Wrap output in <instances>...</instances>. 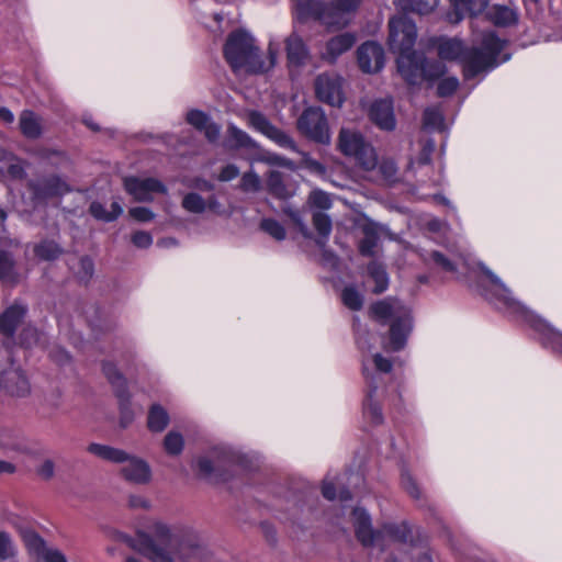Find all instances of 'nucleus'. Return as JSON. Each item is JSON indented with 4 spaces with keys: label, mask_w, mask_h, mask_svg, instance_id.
<instances>
[{
    "label": "nucleus",
    "mask_w": 562,
    "mask_h": 562,
    "mask_svg": "<svg viewBox=\"0 0 562 562\" xmlns=\"http://www.w3.org/2000/svg\"><path fill=\"white\" fill-rule=\"evenodd\" d=\"M479 46L468 47L457 37H439L436 48L440 59L458 61L463 69L465 80L473 79L482 72H488L510 59L505 52L506 40L499 38L494 31L483 32L475 36Z\"/></svg>",
    "instance_id": "1"
},
{
    "label": "nucleus",
    "mask_w": 562,
    "mask_h": 562,
    "mask_svg": "<svg viewBox=\"0 0 562 562\" xmlns=\"http://www.w3.org/2000/svg\"><path fill=\"white\" fill-rule=\"evenodd\" d=\"M356 341L362 352V372L368 384V392L363 402L362 415L366 422L376 426L383 422L380 400L384 395L392 397V401L400 397L397 387L389 385L382 387L385 379L390 378L392 362L382 357L379 352H372L371 340L376 336L361 328L358 317L353 319Z\"/></svg>",
    "instance_id": "2"
},
{
    "label": "nucleus",
    "mask_w": 562,
    "mask_h": 562,
    "mask_svg": "<svg viewBox=\"0 0 562 562\" xmlns=\"http://www.w3.org/2000/svg\"><path fill=\"white\" fill-rule=\"evenodd\" d=\"M479 267L487 280V284L480 285L481 294L504 314L528 325L544 348L562 355V334L516 300L506 284L484 263L480 262Z\"/></svg>",
    "instance_id": "3"
},
{
    "label": "nucleus",
    "mask_w": 562,
    "mask_h": 562,
    "mask_svg": "<svg viewBox=\"0 0 562 562\" xmlns=\"http://www.w3.org/2000/svg\"><path fill=\"white\" fill-rule=\"evenodd\" d=\"M390 49L397 54V69L409 83L416 85L422 79L432 80L442 76L446 67L437 60H428L413 48L417 37L415 22L406 15L393 16L389 22Z\"/></svg>",
    "instance_id": "4"
},
{
    "label": "nucleus",
    "mask_w": 562,
    "mask_h": 562,
    "mask_svg": "<svg viewBox=\"0 0 562 562\" xmlns=\"http://www.w3.org/2000/svg\"><path fill=\"white\" fill-rule=\"evenodd\" d=\"M279 50V43L270 41L268 57L263 58L255 44L254 36L245 30H237L228 35L224 46V56L235 72L245 70L259 75L268 72L276 66Z\"/></svg>",
    "instance_id": "5"
},
{
    "label": "nucleus",
    "mask_w": 562,
    "mask_h": 562,
    "mask_svg": "<svg viewBox=\"0 0 562 562\" xmlns=\"http://www.w3.org/2000/svg\"><path fill=\"white\" fill-rule=\"evenodd\" d=\"M351 516L356 537L364 547H372L384 551L394 546H413L412 529L406 521L387 522L379 530H374L371 516L364 508L355 507Z\"/></svg>",
    "instance_id": "6"
},
{
    "label": "nucleus",
    "mask_w": 562,
    "mask_h": 562,
    "mask_svg": "<svg viewBox=\"0 0 562 562\" xmlns=\"http://www.w3.org/2000/svg\"><path fill=\"white\" fill-rule=\"evenodd\" d=\"M370 313L378 323L390 327L385 349L402 350L414 327L411 307L395 297H386L373 303Z\"/></svg>",
    "instance_id": "7"
},
{
    "label": "nucleus",
    "mask_w": 562,
    "mask_h": 562,
    "mask_svg": "<svg viewBox=\"0 0 562 562\" xmlns=\"http://www.w3.org/2000/svg\"><path fill=\"white\" fill-rule=\"evenodd\" d=\"M156 539L146 548V555L153 562H199L204 553V548L193 539H180L171 533L168 526L157 524L155 526Z\"/></svg>",
    "instance_id": "8"
},
{
    "label": "nucleus",
    "mask_w": 562,
    "mask_h": 562,
    "mask_svg": "<svg viewBox=\"0 0 562 562\" xmlns=\"http://www.w3.org/2000/svg\"><path fill=\"white\" fill-rule=\"evenodd\" d=\"M362 0H293L294 10L301 20L315 19L328 29L348 26Z\"/></svg>",
    "instance_id": "9"
},
{
    "label": "nucleus",
    "mask_w": 562,
    "mask_h": 562,
    "mask_svg": "<svg viewBox=\"0 0 562 562\" xmlns=\"http://www.w3.org/2000/svg\"><path fill=\"white\" fill-rule=\"evenodd\" d=\"M196 468L201 476L214 482L227 481L233 474L247 470L246 458L226 446L213 447L201 456Z\"/></svg>",
    "instance_id": "10"
},
{
    "label": "nucleus",
    "mask_w": 562,
    "mask_h": 562,
    "mask_svg": "<svg viewBox=\"0 0 562 562\" xmlns=\"http://www.w3.org/2000/svg\"><path fill=\"white\" fill-rule=\"evenodd\" d=\"M338 148L347 157H351L364 170H373L378 166L374 148L366 142L361 133L341 128L338 136Z\"/></svg>",
    "instance_id": "11"
},
{
    "label": "nucleus",
    "mask_w": 562,
    "mask_h": 562,
    "mask_svg": "<svg viewBox=\"0 0 562 562\" xmlns=\"http://www.w3.org/2000/svg\"><path fill=\"white\" fill-rule=\"evenodd\" d=\"M297 128L310 139L321 143H330V132L324 111L319 108H308L297 120Z\"/></svg>",
    "instance_id": "12"
},
{
    "label": "nucleus",
    "mask_w": 562,
    "mask_h": 562,
    "mask_svg": "<svg viewBox=\"0 0 562 562\" xmlns=\"http://www.w3.org/2000/svg\"><path fill=\"white\" fill-rule=\"evenodd\" d=\"M124 188L139 202L151 201L155 194L167 193L166 186L156 178L127 177L124 179Z\"/></svg>",
    "instance_id": "13"
},
{
    "label": "nucleus",
    "mask_w": 562,
    "mask_h": 562,
    "mask_svg": "<svg viewBox=\"0 0 562 562\" xmlns=\"http://www.w3.org/2000/svg\"><path fill=\"white\" fill-rule=\"evenodd\" d=\"M103 372L110 383L115 387V392L120 401V424L122 427H127L133 420V413L128 406L125 379L111 362H105L103 364Z\"/></svg>",
    "instance_id": "14"
},
{
    "label": "nucleus",
    "mask_w": 562,
    "mask_h": 562,
    "mask_svg": "<svg viewBox=\"0 0 562 562\" xmlns=\"http://www.w3.org/2000/svg\"><path fill=\"white\" fill-rule=\"evenodd\" d=\"M317 98L331 106H340L344 102L342 79L334 74H322L315 80Z\"/></svg>",
    "instance_id": "15"
},
{
    "label": "nucleus",
    "mask_w": 562,
    "mask_h": 562,
    "mask_svg": "<svg viewBox=\"0 0 562 562\" xmlns=\"http://www.w3.org/2000/svg\"><path fill=\"white\" fill-rule=\"evenodd\" d=\"M0 389L11 396L23 397L31 386L22 370L11 362L9 369H0Z\"/></svg>",
    "instance_id": "16"
},
{
    "label": "nucleus",
    "mask_w": 562,
    "mask_h": 562,
    "mask_svg": "<svg viewBox=\"0 0 562 562\" xmlns=\"http://www.w3.org/2000/svg\"><path fill=\"white\" fill-rule=\"evenodd\" d=\"M35 204L46 201L53 196H61L70 191V187L59 177L52 176L31 182Z\"/></svg>",
    "instance_id": "17"
},
{
    "label": "nucleus",
    "mask_w": 562,
    "mask_h": 562,
    "mask_svg": "<svg viewBox=\"0 0 562 562\" xmlns=\"http://www.w3.org/2000/svg\"><path fill=\"white\" fill-rule=\"evenodd\" d=\"M358 64L362 71L374 74L384 66V50L376 42H366L357 50Z\"/></svg>",
    "instance_id": "18"
},
{
    "label": "nucleus",
    "mask_w": 562,
    "mask_h": 562,
    "mask_svg": "<svg viewBox=\"0 0 562 562\" xmlns=\"http://www.w3.org/2000/svg\"><path fill=\"white\" fill-rule=\"evenodd\" d=\"M370 120L384 131H393L396 126L393 101L391 99L375 100L369 109Z\"/></svg>",
    "instance_id": "19"
},
{
    "label": "nucleus",
    "mask_w": 562,
    "mask_h": 562,
    "mask_svg": "<svg viewBox=\"0 0 562 562\" xmlns=\"http://www.w3.org/2000/svg\"><path fill=\"white\" fill-rule=\"evenodd\" d=\"M488 0H457L453 2L452 12L448 14L451 23L461 22L464 16L475 18L486 12Z\"/></svg>",
    "instance_id": "20"
},
{
    "label": "nucleus",
    "mask_w": 562,
    "mask_h": 562,
    "mask_svg": "<svg viewBox=\"0 0 562 562\" xmlns=\"http://www.w3.org/2000/svg\"><path fill=\"white\" fill-rule=\"evenodd\" d=\"M121 472L127 481L136 484H146L151 477L149 464L145 460L132 454L128 456Z\"/></svg>",
    "instance_id": "21"
},
{
    "label": "nucleus",
    "mask_w": 562,
    "mask_h": 562,
    "mask_svg": "<svg viewBox=\"0 0 562 562\" xmlns=\"http://www.w3.org/2000/svg\"><path fill=\"white\" fill-rule=\"evenodd\" d=\"M187 122L198 131L203 132L209 142L214 143L218 139L221 127L206 113L200 110H191L187 113Z\"/></svg>",
    "instance_id": "22"
},
{
    "label": "nucleus",
    "mask_w": 562,
    "mask_h": 562,
    "mask_svg": "<svg viewBox=\"0 0 562 562\" xmlns=\"http://www.w3.org/2000/svg\"><path fill=\"white\" fill-rule=\"evenodd\" d=\"M286 58L290 68H296L305 65L310 58V52L300 35L291 34L285 40Z\"/></svg>",
    "instance_id": "23"
},
{
    "label": "nucleus",
    "mask_w": 562,
    "mask_h": 562,
    "mask_svg": "<svg viewBox=\"0 0 562 562\" xmlns=\"http://www.w3.org/2000/svg\"><path fill=\"white\" fill-rule=\"evenodd\" d=\"M26 311V306L22 304L15 303L9 306L0 315V334L7 338H12L15 334L16 327L23 321Z\"/></svg>",
    "instance_id": "24"
},
{
    "label": "nucleus",
    "mask_w": 562,
    "mask_h": 562,
    "mask_svg": "<svg viewBox=\"0 0 562 562\" xmlns=\"http://www.w3.org/2000/svg\"><path fill=\"white\" fill-rule=\"evenodd\" d=\"M384 231V226L374 222H368L362 226L363 238L359 243V251L362 256L373 257L375 255L380 236Z\"/></svg>",
    "instance_id": "25"
},
{
    "label": "nucleus",
    "mask_w": 562,
    "mask_h": 562,
    "mask_svg": "<svg viewBox=\"0 0 562 562\" xmlns=\"http://www.w3.org/2000/svg\"><path fill=\"white\" fill-rule=\"evenodd\" d=\"M356 35L351 32L341 33L326 43L324 58L335 61L340 55L348 52L356 43Z\"/></svg>",
    "instance_id": "26"
},
{
    "label": "nucleus",
    "mask_w": 562,
    "mask_h": 562,
    "mask_svg": "<svg viewBox=\"0 0 562 562\" xmlns=\"http://www.w3.org/2000/svg\"><path fill=\"white\" fill-rule=\"evenodd\" d=\"M485 19L495 26L506 27L518 22V13L515 9L504 4L488 5Z\"/></svg>",
    "instance_id": "27"
},
{
    "label": "nucleus",
    "mask_w": 562,
    "mask_h": 562,
    "mask_svg": "<svg viewBox=\"0 0 562 562\" xmlns=\"http://www.w3.org/2000/svg\"><path fill=\"white\" fill-rule=\"evenodd\" d=\"M366 282L373 284L371 291L375 294L386 291L390 284V278L384 265L378 261L370 262L367 268Z\"/></svg>",
    "instance_id": "28"
},
{
    "label": "nucleus",
    "mask_w": 562,
    "mask_h": 562,
    "mask_svg": "<svg viewBox=\"0 0 562 562\" xmlns=\"http://www.w3.org/2000/svg\"><path fill=\"white\" fill-rule=\"evenodd\" d=\"M223 145L228 149L244 148L252 150L257 148V143L246 132L238 128L234 124L228 126L227 136Z\"/></svg>",
    "instance_id": "29"
},
{
    "label": "nucleus",
    "mask_w": 562,
    "mask_h": 562,
    "mask_svg": "<svg viewBox=\"0 0 562 562\" xmlns=\"http://www.w3.org/2000/svg\"><path fill=\"white\" fill-rule=\"evenodd\" d=\"M88 451L91 454L112 463H125L130 456L125 450L101 443H90L88 446Z\"/></svg>",
    "instance_id": "30"
},
{
    "label": "nucleus",
    "mask_w": 562,
    "mask_h": 562,
    "mask_svg": "<svg viewBox=\"0 0 562 562\" xmlns=\"http://www.w3.org/2000/svg\"><path fill=\"white\" fill-rule=\"evenodd\" d=\"M267 190L277 199L286 200L293 195V189L284 181V176L280 171H271L267 177Z\"/></svg>",
    "instance_id": "31"
},
{
    "label": "nucleus",
    "mask_w": 562,
    "mask_h": 562,
    "mask_svg": "<svg viewBox=\"0 0 562 562\" xmlns=\"http://www.w3.org/2000/svg\"><path fill=\"white\" fill-rule=\"evenodd\" d=\"M439 0H394V5L402 12L428 14L432 12Z\"/></svg>",
    "instance_id": "32"
},
{
    "label": "nucleus",
    "mask_w": 562,
    "mask_h": 562,
    "mask_svg": "<svg viewBox=\"0 0 562 562\" xmlns=\"http://www.w3.org/2000/svg\"><path fill=\"white\" fill-rule=\"evenodd\" d=\"M19 125L21 133L27 138L35 139L42 134L41 120L32 111L25 110L21 113Z\"/></svg>",
    "instance_id": "33"
},
{
    "label": "nucleus",
    "mask_w": 562,
    "mask_h": 562,
    "mask_svg": "<svg viewBox=\"0 0 562 562\" xmlns=\"http://www.w3.org/2000/svg\"><path fill=\"white\" fill-rule=\"evenodd\" d=\"M169 424L168 412L159 404L150 406L147 416L148 429L153 432H161Z\"/></svg>",
    "instance_id": "34"
},
{
    "label": "nucleus",
    "mask_w": 562,
    "mask_h": 562,
    "mask_svg": "<svg viewBox=\"0 0 562 562\" xmlns=\"http://www.w3.org/2000/svg\"><path fill=\"white\" fill-rule=\"evenodd\" d=\"M90 213L99 221L113 222L123 213V207L119 201H113L111 203V210L106 211L102 203L92 202L90 204Z\"/></svg>",
    "instance_id": "35"
},
{
    "label": "nucleus",
    "mask_w": 562,
    "mask_h": 562,
    "mask_svg": "<svg viewBox=\"0 0 562 562\" xmlns=\"http://www.w3.org/2000/svg\"><path fill=\"white\" fill-rule=\"evenodd\" d=\"M313 225L319 235L316 239V244L324 249L331 233V220L323 212H315L313 214Z\"/></svg>",
    "instance_id": "36"
},
{
    "label": "nucleus",
    "mask_w": 562,
    "mask_h": 562,
    "mask_svg": "<svg viewBox=\"0 0 562 562\" xmlns=\"http://www.w3.org/2000/svg\"><path fill=\"white\" fill-rule=\"evenodd\" d=\"M22 538L29 554L40 561L48 550L45 541L37 533L29 530L22 533Z\"/></svg>",
    "instance_id": "37"
},
{
    "label": "nucleus",
    "mask_w": 562,
    "mask_h": 562,
    "mask_svg": "<svg viewBox=\"0 0 562 562\" xmlns=\"http://www.w3.org/2000/svg\"><path fill=\"white\" fill-rule=\"evenodd\" d=\"M423 126L430 132H445V117L439 108L430 106L424 111Z\"/></svg>",
    "instance_id": "38"
},
{
    "label": "nucleus",
    "mask_w": 562,
    "mask_h": 562,
    "mask_svg": "<svg viewBox=\"0 0 562 562\" xmlns=\"http://www.w3.org/2000/svg\"><path fill=\"white\" fill-rule=\"evenodd\" d=\"M63 249L53 240H43L35 245L34 254L42 260H54L59 257Z\"/></svg>",
    "instance_id": "39"
},
{
    "label": "nucleus",
    "mask_w": 562,
    "mask_h": 562,
    "mask_svg": "<svg viewBox=\"0 0 562 562\" xmlns=\"http://www.w3.org/2000/svg\"><path fill=\"white\" fill-rule=\"evenodd\" d=\"M341 301L346 307L352 311H359L363 305V296L353 285H348L342 290Z\"/></svg>",
    "instance_id": "40"
},
{
    "label": "nucleus",
    "mask_w": 562,
    "mask_h": 562,
    "mask_svg": "<svg viewBox=\"0 0 562 562\" xmlns=\"http://www.w3.org/2000/svg\"><path fill=\"white\" fill-rule=\"evenodd\" d=\"M182 207L194 214H201L207 209L206 201L198 193H187L182 199Z\"/></svg>",
    "instance_id": "41"
},
{
    "label": "nucleus",
    "mask_w": 562,
    "mask_h": 562,
    "mask_svg": "<svg viewBox=\"0 0 562 562\" xmlns=\"http://www.w3.org/2000/svg\"><path fill=\"white\" fill-rule=\"evenodd\" d=\"M184 447L183 436L175 430L169 431L164 439V448L170 456H179Z\"/></svg>",
    "instance_id": "42"
},
{
    "label": "nucleus",
    "mask_w": 562,
    "mask_h": 562,
    "mask_svg": "<svg viewBox=\"0 0 562 562\" xmlns=\"http://www.w3.org/2000/svg\"><path fill=\"white\" fill-rule=\"evenodd\" d=\"M248 120H249V125L254 130L263 134L267 137L270 135L272 130L276 127L268 121V119L263 114L256 112V111H252L249 113Z\"/></svg>",
    "instance_id": "43"
},
{
    "label": "nucleus",
    "mask_w": 562,
    "mask_h": 562,
    "mask_svg": "<svg viewBox=\"0 0 562 562\" xmlns=\"http://www.w3.org/2000/svg\"><path fill=\"white\" fill-rule=\"evenodd\" d=\"M260 228L277 240H283L286 236L284 227L273 218H263Z\"/></svg>",
    "instance_id": "44"
},
{
    "label": "nucleus",
    "mask_w": 562,
    "mask_h": 562,
    "mask_svg": "<svg viewBox=\"0 0 562 562\" xmlns=\"http://www.w3.org/2000/svg\"><path fill=\"white\" fill-rule=\"evenodd\" d=\"M268 138L274 142L280 147L290 149L294 153H299V148L295 142L285 132L279 130L278 127H274L272 130Z\"/></svg>",
    "instance_id": "45"
},
{
    "label": "nucleus",
    "mask_w": 562,
    "mask_h": 562,
    "mask_svg": "<svg viewBox=\"0 0 562 562\" xmlns=\"http://www.w3.org/2000/svg\"><path fill=\"white\" fill-rule=\"evenodd\" d=\"M16 553L15 547L7 531L0 532V560L13 558Z\"/></svg>",
    "instance_id": "46"
},
{
    "label": "nucleus",
    "mask_w": 562,
    "mask_h": 562,
    "mask_svg": "<svg viewBox=\"0 0 562 562\" xmlns=\"http://www.w3.org/2000/svg\"><path fill=\"white\" fill-rule=\"evenodd\" d=\"M260 178L254 171L245 172L240 180V188L246 192H257L260 189Z\"/></svg>",
    "instance_id": "47"
},
{
    "label": "nucleus",
    "mask_w": 562,
    "mask_h": 562,
    "mask_svg": "<svg viewBox=\"0 0 562 562\" xmlns=\"http://www.w3.org/2000/svg\"><path fill=\"white\" fill-rule=\"evenodd\" d=\"M308 202L321 210H328L331 206V200L330 196L322 191V190H314L311 192Z\"/></svg>",
    "instance_id": "48"
},
{
    "label": "nucleus",
    "mask_w": 562,
    "mask_h": 562,
    "mask_svg": "<svg viewBox=\"0 0 562 562\" xmlns=\"http://www.w3.org/2000/svg\"><path fill=\"white\" fill-rule=\"evenodd\" d=\"M459 87V79L457 77H447L440 80L437 87L439 97H448L454 93Z\"/></svg>",
    "instance_id": "49"
},
{
    "label": "nucleus",
    "mask_w": 562,
    "mask_h": 562,
    "mask_svg": "<svg viewBox=\"0 0 562 562\" xmlns=\"http://www.w3.org/2000/svg\"><path fill=\"white\" fill-rule=\"evenodd\" d=\"M131 241L139 249H147L153 245L154 239L150 233L137 231L132 234Z\"/></svg>",
    "instance_id": "50"
},
{
    "label": "nucleus",
    "mask_w": 562,
    "mask_h": 562,
    "mask_svg": "<svg viewBox=\"0 0 562 562\" xmlns=\"http://www.w3.org/2000/svg\"><path fill=\"white\" fill-rule=\"evenodd\" d=\"M128 213L132 218L140 223H147L155 218L154 212L145 206L132 207Z\"/></svg>",
    "instance_id": "51"
},
{
    "label": "nucleus",
    "mask_w": 562,
    "mask_h": 562,
    "mask_svg": "<svg viewBox=\"0 0 562 562\" xmlns=\"http://www.w3.org/2000/svg\"><path fill=\"white\" fill-rule=\"evenodd\" d=\"M430 257H431L432 261L438 267H440L442 270H445L447 272H451V273L456 272L457 265H458L456 261H452V260L448 259L447 257H445L439 251H432Z\"/></svg>",
    "instance_id": "52"
},
{
    "label": "nucleus",
    "mask_w": 562,
    "mask_h": 562,
    "mask_svg": "<svg viewBox=\"0 0 562 562\" xmlns=\"http://www.w3.org/2000/svg\"><path fill=\"white\" fill-rule=\"evenodd\" d=\"M401 483H402V486L405 488V491L414 498H419L420 496V491L415 482V480L413 479V476L404 471L402 473V476H401Z\"/></svg>",
    "instance_id": "53"
},
{
    "label": "nucleus",
    "mask_w": 562,
    "mask_h": 562,
    "mask_svg": "<svg viewBox=\"0 0 562 562\" xmlns=\"http://www.w3.org/2000/svg\"><path fill=\"white\" fill-rule=\"evenodd\" d=\"M13 270V260L8 252L0 251V279H8Z\"/></svg>",
    "instance_id": "54"
},
{
    "label": "nucleus",
    "mask_w": 562,
    "mask_h": 562,
    "mask_svg": "<svg viewBox=\"0 0 562 562\" xmlns=\"http://www.w3.org/2000/svg\"><path fill=\"white\" fill-rule=\"evenodd\" d=\"M8 173L13 179H21L25 175L24 164L22 160L12 157L8 168Z\"/></svg>",
    "instance_id": "55"
},
{
    "label": "nucleus",
    "mask_w": 562,
    "mask_h": 562,
    "mask_svg": "<svg viewBox=\"0 0 562 562\" xmlns=\"http://www.w3.org/2000/svg\"><path fill=\"white\" fill-rule=\"evenodd\" d=\"M42 562H68L65 554L55 548H48L40 560Z\"/></svg>",
    "instance_id": "56"
},
{
    "label": "nucleus",
    "mask_w": 562,
    "mask_h": 562,
    "mask_svg": "<svg viewBox=\"0 0 562 562\" xmlns=\"http://www.w3.org/2000/svg\"><path fill=\"white\" fill-rule=\"evenodd\" d=\"M379 170L386 180L393 179L397 172L396 165L392 160L382 161L379 166Z\"/></svg>",
    "instance_id": "57"
},
{
    "label": "nucleus",
    "mask_w": 562,
    "mask_h": 562,
    "mask_svg": "<svg viewBox=\"0 0 562 562\" xmlns=\"http://www.w3.org/2000/svg\"><path fill=\"white\" fill-rule=\"evenodd\" d=\"M239 175V169L236 165H233V164H229L227 166H225L220 176H218V179L221 181H231L233 179H235L237 176Z\"/></svg>",
    "instance_id": "58"
},
{
    "label": "nucleus",
    "mask_w": 562,
    "mask_h": 562,
    "mask_svg": "<svg viewBox=\"0 0 562 562\" xmlns=\"http://www.w3.org/2000/svg\"><path fill=\"white\" fill-rule=\"evenodd\" d=\"M81 279H89L93 273V262L89 257H82L79 261Z\"/></svg>",
    "instance_id": "59"
},
{
    "label": "nucleus",
    "mask_w": 562,
    "mask_h": 562,
    "mask_svg": "<svg viewBox=\"0 0 562 562\" xmlns=\"http://www.w3.org/2000/svg\"><path fill=\"white\" fill-rule=\"evenodd\" d=\"M435 147H436V144H435V142L432 139H428L425 143V145L423 147V151H422L420 157H419V162L420 164H428L430 161V156L434 153Z\"/></svg>",
    "instance_id": "60"
},
{
    "label": "nucleus",
    "mask_w": 562,
    "mask_h": 562,
    "mask_svg": "<svg viewBox=\"0 0 562 562\" xmlns=\"http://www.w3.org/2000/svg\"><path fill=\"white\" fill-rule=\"evenodd\" d=\"M322 494L328 501H334L336 497L335 485L327 477L323 481Z\"/></svg>",
    "instance_id": "61"
},
{
    "label": "nucleus",
    "mask_w": 562,
    "mask_h": 562,
    "mask_svg": "<svg viewBox=\"0 0 562 562\" xmlns=\"http://www.w3.org/2000/svg\"><path fill=\"white\" fill-rule=\"evenodd\" d=\"M338 257L333 254L331 251H328L327 249H324L323 251V262L326 266H329L331 268H337L338 266Z\"/></svg>",
    "instance_id": "62"
},
{
    "label": "nucleus",
    "mask_w": 562,
    "mask_h": 562,
    "mask_svg": "<svg viewBox=\"0 0 562 562\" xmlns=\"http://www.w3.org/2000/svg\"><path fill=\"white\" fill-rule=\"evenodd\" d=\"M38 473L45 477L49 479L54 474V463L50 460H46L40 468Z\"/></svg>",
    "instance_id": "63"
},
{
    "label": "nucleus",
    "mask_w": 562,
    "mask_h": 562,
    "mask_svg": "<svg viewBox=\"0 0 562 562\" xmlns=\"http://www.w3.org/2000/svg\"><path fill=\"white\" fill-rule=\"evenodd\" d=\"M130 506L131 507H135V508H147L149 506V503L147 499H145L144 497L142 496H136V495H133L130 497Z\"/></svg>",
    "instance_id": "64"
}]
</instances>
